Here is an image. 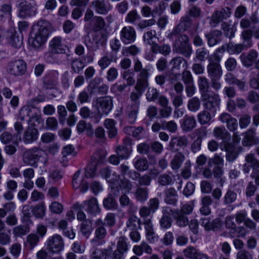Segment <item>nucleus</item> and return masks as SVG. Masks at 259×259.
I'll list each match as a JSON object with an SVG mask.
<instances>
[{"label":"nucleus","instance_id":"64","mask_svg":"<svg viewBox=\"0 0 259 259\" xmlns=\"http://www.w3.org/2000/svg\"><path fill=\"white\" fill-rule=\"evenodd\" d=\"M91 96L85 90L81 91L77 97V102L80 104L89 103L90 102Z\"/></svg>","mask_w":259,"mask_h":259},{"label":"nucleus","instance_id":"15","mask_svg":"<svg viewBox=\"0 0 259 259\" xmlns=\"http://www.w3.org/2000/svg\"><path fill=\"white\" fill-rule=\"evenodd\" d=\"M95 237L91 240L92 243L97 245L107 235L105 223L101 219H97L95 222Z\"/></svg>","mask_w":259,"mask_h":259},{"label":"nucleus","instance_id":"42","mask_svg":"<svg viewBox=\"0 0 259 259\" xmlns=\"http://www.w3.org/2000/svg\"><path fill=\"white\" fill-rule=\"evenodd\" d=\"M104 126L108 130V134L110 138L114 137L117 134V130L115 126V121L112 119H106L104 122Z\"/></svg>","mask_w":259,"mask_h":259},{"label":"nucleus","instance_id":"49","mask_svg":"<svg viewBox=\"0 0 259 259\" xmlns=\"http://www.w3.org/2000/svg\"><path fill=\"white\" fill-rule=\"evenodd\" d=\"M227 44L228 52L230 54H238L246 49V46L243 44H234L232 42H229Z\"/></svg>","mask_w":259,"mask_h":259},{"label":"nucleus","instance_id":"5","mask_svg":"<svg viewBox=\"0 0 259 259\" xmlns=\"http://www.w3.org/2000/svg\"><path fill=\"white\" fill-rule=\"evenodd\" d=\"M106 41V37L100 32H96L91 37L88 33L84 36L83 42L87 47L88 50L91 51H96L98 50L100 47L105 45Z\"/></svg>","mask_w":259,"mask_h":259},{"label":"nucleus","instance_id":"36","mask_svg":"<svg viewBox=\"0 0 259 259\" xmlns=\"http://www.w3.org/2000/svg\"><path fill=\"white\" fill-rule=\"evenodd\" d=\"M142 224L136 216H131L126 222V230L131 231L140 229Z\"/></svg>","mask_w":259,"mask_h":259},{"label":"nucleus","instance_id":"37","mask_svg":"<svg viewBox=\"0 0 259 259\" xmlns=\"http://www.w3.org/2000/svg\"><path fill=\"white\" fill-rule=\"evenodd\" d=\"M213 136L218 139L223 140L224 142L229 140L231 135L224 127H215L213 131Z\"/></svg>","mask_w":259,"mask_h":259},{"label":"nucleus","instance_id":"8","mask_svg":"<svg viewBox=\"0 0 259 259\" xmlns=\"http://www.w3.org/2000/svg\"><path fill=\"white\" fill-rule=\"evenodd\" d=\"M64 245L63 238L58 234L50 237L46 243V249L53 254L61 252L64 249Z\"/></svg>","mask_w":259,"mask_h":259},{"label":"nucleus","instance_id":"14","mask_svg":"<svg viewBox=\"0 0 259 259\" xmlns=\"http://www.w3.org/2000/svg\"><path fill=\"white\" fill-rule=\"evenodd\" d=\"M26 69V63L21 59H19L9 63L7 66V72L12 75L20 76L25 73Z\"/></svg>","mask_w":259,"mask_h":259},{"label":"nucleus","instance_id":"48","mask_svg":"<svg viewBox=\"0 0 259 259\" xmlns=\"http://www.w3.org/2000/svg\"><path fill=\"white\" fill-rule=\"evenodd\" d=\"M252 30L251 29H247L242 31L241 33V37L243 39V44L246 46V49L252 47Z\"/></svg>","mask_w":259,"mask_h":259},{"label":"nucleus","instance_id":"61","mask_svg":"<svg viewBox=\"0 0 259 259\" xmlns=\"http://www.w3.org/2000/svg\"><path fill=\"white\" fill-rule=\"evenodd\" d=\"M94 21L93 29L94 31H98L104 28L106 23L102 17L96 16L94 18Z\"/></svg>","mask_w":259,"mask_h":259},{"label":"nucleus","instance_id":"20","mask_svg":"<svg viewBox=\"0 0 259 259\" xmlns=\"http://www.w3.org/2000/svg\"><path fill=\"white\" fill-rule=\"evenodd\" d=\"M200 223L206 231H216L219 229L222 226V222L220 218H216L212 221L209 218H201Z\"/></svg>","mask_w":259,"mask_h":259},{"label":"nucleus","instance_id":"54","mask_svg":"<svg viewBox=\"0 0 259 259\" xmlns=\"http://www.w3.org/2000/svg\"><path fill=\"white\" fill-rule=\"evenodd\" d=\"M135 197L138 201H145L148 198V189L146 188L138 187L135 193Z\"/></svg>","mask_w":259,"mask_h":259},{"label":"nucleus","instance_id":"41","mask_svg":"<svg viewBox=\"0 0 259 259\" xmlns=\"http://www.w3.org/2000/svg\"><path fill=\"white\" fill-rule=\"evenodd\" d=\"M108 251L106 249L95 248L91 251L90 259H107Z\"/></svg>","mask_w":259,"mask_h":259},{"label":"nucleus","instance_id":"44","mask_svg":"<svg viewBox=\"0 0 259 259\" xmlns=\"http://www.w3.org/2000/svg\"><path fill=\"white\" fill-rule=\"evenodd\" d=\"M151 51L154 53H160L164 56H167L171 52V48L169 45L159 46L155 44L151 47Z\"/></svg>","mask_w":259,"mask_h":259},{"label":"nucleus","instance_id":"63","mask_svg":"<svg viewBox=\"0 0 259 259\" xmlns=\"http://www.w3.org/2000/svg\"><path fill=\"white\" fill-rule=\"evenodd\" d=\"M237 198L236 193L232 190H229L224 197V203L228 205L234 202Z\"/></svg>","mask_w":259,"mask_h":259},{"label":"nucleus","instance_id":"38","mask_svg":"<svg viewBox=\"0 0 259 259\" xmlns=\"http://www.w3.org/2000/svg\"><path fill=\"white\" fill-rule=\"evenodd\" d=\"M185 159V157L182 153H177L170 163L171 169L174 170L179 169L181 167Z\"/></svg>","mask_w":259,"mask_h":259},{"label":"nucleus","instance_id":"58","mask_svg":"<svg viewBox=\"0 0 259 259\" xmlns=\"http://www.w3.org/2000/svg\"><path fill=\"white\" fill-rule=\"evenodd\" d=\"M119 186L120 189L124 190L125 192L130 193L133 187V183L125 177L120 179Z\"/></svg>","mask_w":259,"mask_h":259},{"label":"nucleus","instance_id":"57","mask_svg":"<svg viewBox=\"0 0 259 259\" xmlns=\"http://www.w3.org/2000/svg\"><path fill=\"white\" fill-rule=\"evenodd\" d=\"M92 231V222L89 220H85L81 224L80 231L82 234L88 238Z\"/></svg>","mask_w":259,"mask_h":259},{"label":"nucleus","instance_id":"22","mask_svg":"<svg viewBox=\"0 0 259 259\" xmlns=\"http://www.w3.org/2000/svg\"><path fill=\"white\" fill-rule=\"evenodd\" d=\"M91 4L95 11L101 15L107 14L111 8L109 3L106 0H95Z\"/></svg>","mask_w":259,"mask_h":259},{"label":"nucleus","instance_id":"13","mask_svg":"<svg viewBox=\"0 0 259 259\" xmlns=\"http://www.w3.org/2000/svg\"><path fill=\"white\" fill-rule=\"evenodd\" d=\"M245 163L242 165V171L245 174H248L250 169L252 172L259 175V160L253 153H248L245 156Z\"/></svg>","mask_w":259,"mask_h":259},{"label":"nucleus","instance_id":"40","mask_svg":"<svg viewBox=\"0 0 259 259\" xmlns=\"http://www.w3.org/2000/svg\"><path fill=\"white\" fill-rule=\"evenodd\" d=\"M119 201L120 205L122 207H128L130 212H133L136 211L137 209L136 206L126 194L121 195Z\"/></svg>","mask_w":259,"mask_h":259},{"label":"nucleus","instance_id":"11","mask_svg":"<svg viewBox=\"0 0 259 259\" xmlns=\"http://www.w3.org/2000/svg\"><path fill=\"white\" fill-rule=\"evenodd\" d=\"M36 109L31 106L27 105L23 107L19 113V119L22 121L26 120L29 123H32V121L35 120L40 122L41 117L35 112Z\"/></svg>","mask_w":259,"mask_h":259},{"label":"nucleus","instance_id":"51","mask_svg":"<svg viewBox=\"0 0 259 259\" xmlns=\"http://www.w3.org/2000/svg\"><path fill=\"white\" fill-rule=\"evenodd\" d=\"M224 171L221 166H215L213 168V175L214 177L219 181L220 186H222L225 181V178L223 177Z\"/></svg>","mask_w":259,"mask_h":259},{"label":"nucleus","instance_id":"55","mask_svg":"<svg viewBox=\"0 0 259 259\" xmlns=\"http://www.w3.org/2000/svg\"><path fill=\"white\" fill-rule=\"evenodd\" d=\"M162 130H167L168 132L175 133L178 130V125L174 120L162 121Z\"/></svg>","mask_w":259,"mask_h":259},{"label":"nucleus","instance_id":"47","mask_svg":"<svg viewBox=\"0 0 259 259\" xmlns=\"http://www.w3.org/2000/svg\"><path fill=\"white\" fill-rule=\"evenodd\" d=\"M135 168L141 171L146 170L149 167V163L145 158H137L134 161Z\"/></svg>","mask_w":259,"mask_h":259},{"label":"nucleus","instance_id":"19","mask_svg":"<svg viewBox=\"0 0 259 259\" xmlns=\"http://www.w3.org/2000/svg\"><path fill=\"white\" fill-rule=\"evenodd\" d=\"M19 10V16L21 18H25L34 16L37 11V8L35 5L24 2L20 3Z\"/></svg>","mask_w":259,"mask_h":259},{"label":"nucleus","instance_id":"43","mask_svg":"<svg viewBox=\"0 0 259 259\" xmlns=\"http://www.w3.org/2000/svg\"><path fill=\"white\" fill-rule=\"evenodd\" d=\"M126 240V238L125 237H121L119 238L117 244V248L114 251V253L123 256V254L127 252L128 250Z\"/></svg>","mask_w":259,"mask_h":259},{"label":"nucleus","instance_id":"39","mask_svg":"<svg viewBox=\"0 0 259 259\" xmlns=\"http://www.w3.org/2000/svg\"><path fill=\"white\" fill-rule=\"evenodd\" d=\"M225 226L227 229H230V234L232 237H234V235H232V234H234L235 232H240L242 230H244V228L243 227H237L234 221V217L229 215L227 216L225 219Z\"/></svg>","mask_w":259,"mask_h":259},{"label":"nucleus","instance_id":"2","mask_svg":"<svg viewBox=\"0 0 259 259\" xmlns=\"http://www.w3.org/2000/svg\"><path fill=\"white\" fill-rule=\"evenodd\" d=\"M152 69L153 66L150 64L143 68L142 62L139 59H137L135 60L134 69L136 72H139L135 86L136 90L138 91H144L148 87V79Z\"/></svg>","mask_w":259,"mask_h":259},{"label":"nucleus","instance_id":"17","mask_svg":"<svg viewBox=\"0 0 259 259\" xmlns=\"http://www.w3.org/2000/svg\"><path fill=\"white\" fill-rule=\"evenodd\" d=\"M136 38V30L132 26H124L121 29L120 38L124 44L127 45L134 42Z\"/></svg>","mask_w":259,"mask_h":259},{"label":"nucleus","instance_id":"1","mask_svg":"<svg viewBox=\"0 0 259 259\" xmlns=\"http://www.w3.org/2000/svg\"><path fill=\"white\" fill-rule=\"evenodd\" d=\"M50 23L45 20H40L32 26V32L29 38L30 45L38 50L46 43L50 33Z\"/></svg>","mask_w":259,"mask_h":259},{"label":"nucleus","instance_id":"35","mask_svg":"<svg viewBox=\"0 0 259 259\" xmlns=\"http://www.w3.org/2000/svg\"><path fill=\"white\" fill-rule=\"evenodd\" d=\"M215 114H212L211 111L204 110L200 112L197 116L198 122L202 125L209 123L211 119L214 116Z\"/></svg>","mask_w":259,"mask_h":259},{"label":"nucleus","instance_id":"24","mask_svg":"<svg viewBox=\"0 0 259 259\" xmlns=\"http://www.w3.org/2000/svg\"><path fill=\"white\" fill-rule=\"evenodd\" d=\"M143 224L146 230V238L150 243H155L158 240V236L155 233L153 225L150 219H145Z\"/></svg>","mask_w":259,"mask_h":259},{"label":"nucleus","instance_id":"52","mask_svg":"<svg viewBox=\"0 0 259 259\" xmlns=\"http://www.w3.org/2000/svg\"><path fill=\"white\" fill-rule=\"evenodd\" d=\"M141 19V17L136 10L130 11L125 18V21L128 23L135 24Z\"/></svg>","mask_w":259,"mask_h":259},{"label":"nucleus","instance_id":"53","mask_svg":"<svg viewBox=\"0 0 259 259\" xmlns=\"http://www.w3.org/2000/svg\"><path fill=\"white\" fill-rule=\"evenodd\" d=\"M91 111L86 106L82 107L79 110V115L83 119H87L91 117L93 119V121L95 123L99 122L100 119L98 116L93 117H91Z\"/></svg>","mask_w":259,"mask_h":259},{"label":"nucleus","instance_id":"12","mask_svg":"<svg viewBox=\"0 0 259 259\" xmlns=\"http://www.w3.org/2000/svg\"><path fill=\"white\" fill-rule=\"evenodd\" d=\"M6 39L12 46L19 48L22 44V39L17 35V32L14 29L5 31L0 26V40Z\"/></svg>","mask_w":259,"mask_h":259},{"label":"nucleus","instance_id":"29","mask_svg":"<svg viewBox=\"0 0 259 259\" xmlns=\"http://www.w3.org/2000/svg\"><path fill=\"white\" fill-rule=\"evenodd\" d=\"M58 73L52 72L46 75L44 78V84L47 89H54L58 84Z\"/></svg>","mask_w":259,"mask_h":259},{"label":"nucleus","instance_id":"59","mask_svg":"<svg viewBox=\"0 0 259 259\" xmlns=\"http://www.w3.org/2000/svg\"><path fill=\"white\" fill-rule=\"evenodd\" d=\"M199 250L192 246H188L184 250L183 253L185 257L192 259H195Z\"/></svg>","mask_w":259,"mask_h":259},{"label":"nucleus","instance_id":"45","mask_svg":"<svg viewBox=\"0 0 259 259\" xmlns=\"http://www.w3.org/2000/svg\"><path fill=\"white\" fill-rule=\"evenodd\" d=\"M198 85L201 96H202L207 93L209 85L208 79L204 76H199L198 79Z\"/></svg>","mask_w":259,"mask_h":259},{"label":"nucleus","instance_id":"16","mask_svg":"<svg viewBox=\"0 0 259 259\" xmlns=\"http://www.w3.org/2000/svg\"><path fill=\"white\" fill-rule=\"evenodd\" d=\"M85 211L91 217H96L101 213L97 199L94 197L84 201L82 203Z\"/></svg>","mask_w":259,"mask_h":259},{"label":"nucleus","instance_id":"25","mask_svg":"<svg viewBox=\"0 0 259 259\" xmlns=\"http://www.w3.org/2000/svg\"><path fill=\"white\" fill-rule=\"evenodd\" d=\"M242 143L244 146H251L259 143V138L256 136L255 129L250 128L245 133Z\"/></svg>","mask_w":259,"mask_h":259},{"label":"nucleus","instance_id":"3","mask_svg":"<svg viewBox=\"0 0 259 259\" xmlns=\"http://www.w3.org/2000/svg\"><path fill=\"white\" fill-rule=\"evenodd\" d=\"M49 47L54 53L62 54L58 57V63H64L69 60L70 55L66 53V50L69 52V48L62 42L61 37L56 36L52 38L49 42Z\"/></svg>","mask_w":259,"mask_h":259},{"label":"nucleus","instance_id":"34","mask_svg":"<svg viewBox=\"0 0 259 259\" xmlns=\"http://www.w3.org/2000/svg\"><path fill=\"white\" fill-rule=\"evenodd\" d=\"M172 216L176 220L177 225L180 227H185L188 225L189 219L187 215L182 213L181 211L175 210Z\"/></svg>","mask_w":259,"mask_h":259},{"label":"nucleus","instance_id":"30","mask_svg":"<svg viewBox=\"0 0 259 259\" xmlns=\"http://www.w3.org/2000/svg\"><path fill=\"white\" fill-rule=\"evenodd\" d=\"M224 149L226 152V160L230 162L234 161L238 156V152L232 146L230 143L224 142Z\"/></svg>","mask_w":259,"mask_h":259},{"label":"nucleus","instance_id":"56","mask_svg":"<svg viewBox=\"0 0 259 259\" xmlns=\"http://www.w3.org/2000/svg\"><path fill=\"white\" fill-rule=\"evenodd\" d=\"M103 206L107 209H116L118 204L116 200L111 196H109L103 200Z\"/></svg>","mask_w":259,"mask_h":259},{"label":"nucleus","instance_id":"27","mask_svg":"<svg viewBox=\"0 0 259 259\" xmlns=\"http://www.w3.org/2000/svg\"><path fill=\"white\" fill-rule=\"evenodd\" d=\"M132 151L131 144L126 140L123 141V145L118 146L116 150L117 155L121 159H127Z\"/></svg>","mask_w":259,"mask_h":259},{"label":"nucleus","instance_id":"21","mask_svg":"<svg viewBox=\"0 0 259 259\" xmlns=\"http://www.w3.org/2000/svg\"><path fill=\"white\" fill-rule=\"evenodd\" d=\"M38 136V131L33 123H29L24 133L23 140L25 144H30L35 141Z\"/></svg>","mask_w":259,"mask_h":259},{"label":"nucleus","instance_id":"32","mask_svg":"<svg viewBox=\"0 0 259 259\" xmlns=\"http://www.w3.org/2000/svg\"><path fill=\"white\" fill-rule=\"evenodd\" d=\"M196 125V121L193 116H185L181 121L182 129L188 132L194 128Z\"/></svg>","mask_w":259,"mask_h":259},{"label":"nucleus","instance_id":"46","mask_svg":"<svg viewBox=\"0 0 259 259\" xmlns=\"http://www.w3.org/2000/svg\"><path fill=\"white\" fill-rule=\"evenodd\" d=\"M201 107V101L199 98L194 97L190 99L187 103L188 109L192 112H196L199 110Z\"/></svg>","mask_w":259,"mask_h":259},{"label":"nucleus","instance_id":"4","mask_svg":"<svg viewBox=\"0 0 259 259\" xmlns=\"http://www.w3.org/2000/svg\"><path fill=\"white\" fill-rule=\"evenodd\" d=\"M93 107L96 110L97 116L100 118L102 115H107L113 108V99L110 96L98 97L93 100Z\"/></svg>","mask_w":259,"mask_h":259},{"label":"nucleus","instance_id":"10","mask_svg":"<svg viewBox=\"0 0 259 259\" xmlns=\"http://www.w3.org/2000/svg\"><path fill=\"white\" fill-rule=\"evenodd\" d=\"M202 100L205 101L204 106L205 109L211 111L212 114H215L219 108L221 99L218 94L213 92L207 93L201 96Z\"/></svg>","mask_w":259,"mask_h":259},{"label":"nucleus","instance_id":"33","mask_svg":"<svg viewBox=\"0 0 259 259\" xmlns=\"http://www.w3.org/2000/svg\"><path fill=\"white\" fill-rule=\"evenodd\" d=\"M76 129L79 133H82L85 131L87 135L90 137H92L94 135V131L91 124L87 123L83 120H80L78 122L76 125Z\"/></svg>","mask_w":259,"mask_h":259},{"label":"nucleus","instance_id":"6","mask_svg":"<svg viewBox=\"0 0 259 259\" xmlns=\"http://www.w3.org/2000/svg\"><path fill=\"white\" fill-rule=\"evenodd\" d=\"M189 41V39L187 35H180L174 43V51L189 58L192 53V49Z\"/></svg>","mask_w":259,"mask_h":259},{"label":"nucleus","instance_id":"31","mask_svg":"<svg viewBox=\"0 0 259 259\" xmlns=\"http://www.w3.org/2000/svg\"><path fill=\"white\" fill-rule=\"evenodd\" d=\"M164 201L168 204L175 206L178 201L177 191L174 188H169L165 190Z\"/></svg>","mask_w":259,"mask_h":259},{"label":"nucleus","instance_id":"9","mask_svg":"<svg viewBox=\"0 0 259 259\" xmlns=\"http://www.w3.org/2000/svg\"><path fill=\"white\" fill-rule=\"evenodd\" d=\"M45 154V151L42 149L37 147H34L23 153V161L24 163L27 165L36 167V163L39 158Z\"/></svg>","mask_w":259,"mask_h":259},{"label":"nucleus","instance_id":"26","mask_svg":"<svg viewBox=\"0 0 259 259\" xmlns=\"http://www.w3.org/2000/svg\"><path fill=\"white\" fill-rule=\"evenodd\" d=\"M169 64L171 66V69L173 72H180L181 69L185 70L188 68L187 61L183 57L180 56L172 58Z\"/></svg>","mask_w":259,"mask_h":259},{"label":"nucleus","instance_id":"28","mask_svg":"<svg viewBox=\"0 0 259 259\" xmlns=\"http://www.w3.org/2000/svg\"><path fill=\"white\" fill-rule=\"evenodd\" d=\"M222 35V31L218 30H214L205 33V37L207 40L208 46L211 47L217 45L220 41Z\"/></svg>","mask_w":259,"mask_h":259},{"label":"nucleus","instance_id":"62","mask_svg":"<svg viewBox=\"0 0 259 259\" xmlns=\"http://www.w3.org/2000/svg\"><path fill=\"white\" fill-rule=\"evenodd\" d=\"M104 161V156L100 152H96L91 157L90 163L97 166L102 164Z\"/></svg>","mask_w":259,"mask_h":259},{"label":"nucleus","instance_id":"18","mask_svg":"<svg viewBox=\"0 0 259 259\" xmlns=\"http://www.w3.org/2000/svg\"><path fill=\"white\" fill-rule=\"evenodd\" d=\"M230 15V9L228 7L215 11L211 16L210 24L213 27H215L221 21L229 18Z\"/></svg>","mask_w":259,"mask_h":259},{"label":"nucleus","instance_id":"7","mask_svg":"<svg viewBox=\"0 0 259 259\" xmlns=\"http://www.w3.org/2000/svg\"><path fill=\"white\" fill-rule=\"evenodd\" d=\"M221 57L218 54H214V58L208 59L209 63L207 65L206 69L208 76L211 78H221L223 74V70L220 63Z\"/></svg>","mask_w":259,"mask_h":259},{"label":"nucleus","instance_id":"60","mask_svg":"<svg viewBox=\"0 0 259 259\" xmlns=\"http://www.w3.org/2000/svg\"><path fill=\"white\" fill-rule=\"evenodd\" d=\"M159 93L154 88H150L146 94V99L148 101L152 102L156 101L159 97Z\"/></svg>","mask_w":259,"mask_h":259},{"label":"nucleus","instance_id":"50","mask_svg":"<svg viewBox=\"0 0 259 259\" xmlns=\"http://www.w3.org/2000/svg\"><path fill=\"white\" fill-rule=\"evenodd\" d=\"M156 38V32L155 30H152L147 31L143 36L144 42L151 46V47L155 44H157L155 42Z\"/></svg>","mask_w":259,"mask_h":259},{"label":"nucleus","instance_id":"23","mask_svg":"<svg viewBox=\"0 0 259 259\" xmlns=\"http://www.w3.org/2000/svg\"><path fill=\"white\" fill-rule=\"evenodd\" d=\"M258 55V52L255 50H251L247 53H243L240 58L243 66L249 67L252 66Z\"/></svg>","mask_w":259,"mask_h":259}]
</instances>
